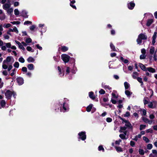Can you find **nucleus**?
<instances>
[{
	"label": "nucleus",
	"mask_w": 157,
	"mask_h": 157,
	"mask_svg": "<svg viewBox=\"0 0 157 157\" xmlns=\"http://www.w3.org/2000/svg\"><path fill=\"white\" fill-rule=\"evenodd\" d=\"M19 5V2H15L13 3L14 6L15 7Z\"/></svg>",
	"instance_id": "774afa93"
},
{
	"label": "nucleus",
	"mask_w": 157,
	"mask_h": 157,
	"mask_svg": "<svg viewBox=\"0 0 157 157\" xmlns=\"http://www.w3.org/2000/svg\"><path fill=\"white\" fill-rule=\"evenodd\" d=\"M7 13L9 14H11L13 13V9L12 8H9L6 10Z\"/></svg>",
	"instance_id": "e433bc0d"
},
{
	"label": "nucleus",
	"mask_w": 157,
	"mask_h": 157,
	"mask_svg": "<svg viewBox=\"0 0 157 157\" xmlns=\"http://www.w3.org/2000/svg\"><path fill=\"white\" fill-rule=\"evenodd\" d=\"M39 26L40 28H41L40 32L42 33H42L46 32L47 27L45 26L44 24H40L39 25Z\"/></svg>",
	"instance_id": "0eeeda50"
},
{
	"label": "nucleus",
	"mask_w": 157,
	"mask_h": 157,
	"mask_svg": "<svg viewBox=\"0 0 157 157\" xmlns=\"http://www.w3.org/2000/svg\"><path fill=\"white\" fill-rule=\"evenodd\" d=\"M102 87L105 89L106 90H110L111 89V88L109 86L105 85L104 84L102 83Z\"/></svg>",
	"instance_id": "aec40b11"
},
{
	"label": "nucleus",
	"mask_w": 157,
	"mask_h": 157,
	"mask_svg": "<svg viewBox=\"0 0 157 157\" xmlns=\"http://www.w3.org/2000/svg\"><path fill=\"white\" fill-rule=\"evenodd\" d=\"M35 59L32 57H29L27 59V61L29 63H33Z\"/></svg>",
	"instance_id": "412c9836"
},
{
	"label": "nucleus",
	"mask_w": 157,
	"mask_h": 157,
	"mask_svg": "<svg viewBox=\"0 0 157 157\" xmlns=\"http://www.w3.org/2000/svg\"><path fill=\"white\" fill-rule=\"evenodd\" d=\"M125 92L126 95H127L128 96H130L132 94V93L131 92L128 90H126Z\"/></svg>",
	"instance_id": "a19ab883"
},
{
	"label": "nucleus",
	"mask_w": 157,
	"mask_h": 157,
	"mask_svg": "<svg viewBox=\"0 0 157 157\" xmlns=\"http://www.w3.org/2000/svg\"><path fill=\"white\" fill-rule=\"evenodd\" d=\"M143 120L146 123H147L149 120V119H148L145 117H143Z\"/></svg>",
	"instance_id": "680f3d73"
},
{
	"label": "nucleus",
	"mask_w": 157,
	"mask_h": 157,
	"mask_svg": "<svg viewBox=\"0 0 157 157\" xmlns=\"http://www.w3.org/2000/svg\"><path fill=\"white\" fill-rule=\"evenodd\" d=\"M78 135L79 136L78 139H81L83 140L86 139V135L85 132H79Z\"/></svg>",
	"instance_id": "423d86ee"
},
{
	"label": "nucleus",
	"mask_w": 157,
	"mask_h": 157,
	"mask_svg": "<svg viewBox=\"0 0 157 157\" xmlns=\"http://www.w3.org/2000/svg\"><path fill=\"white\" fill-rule=\"evenodd\" d=\"M139 66L140 68L143 71H147V68L142 63H140L139 65Z\"/></svg>",
	"instance_id": "f3484780"
},
{
	"label": "nucleus",
	"mask_w": 157,
	"mask_h": 157,
	"mask_svg": "<svg viewBox=\"0 0 157 157\" xmlns=\"http://www.w3.org/2000/svg\"><path fill=\"white\" fill-rule=\"evenodd\" d=\"M115 147L117 152H122L123 151L122 148L121 147L115 146Z\"/></svg>",
	"instance_id": "473e14b6"
},
{
	"label": "nucleus",
	"mask_w": 157,
	"mask_h": 157,
	"mask_svg": "<svg viewBox=\"0 0 157 157\" xmlns=\"http://www.w3.org/2000/svg\"><path fill=\"white\" fill-rule=\"evenodd\" d=\"M155 52V48L153 47H151L150 50V54L152 55L154 54Z\"/></svg>",
	"instance_id": "2f4dec72"
},
{
	"label": "nucleus",
	"mask_w": 157,
	"mask_h": 157,
	"mask_svg": "<svg viewBox=\"0 0 157 157\" xmlns=\"http://www.w3.org/2000/svg\"><path fill=\"white\" fill-rule=\"evenodd\" d=\"M99 93L101 94H104L105 91L102 89H101L99 91Z\"/></svg>",
	"instance_id": "e2e57ef3"
},
{
	"label": "nucleus",
	"mask_w": 157,
	"mask_h": 157,
	"mask_svg": "<svg viewBox=\"0 0 157 157\" xmlns=\"http://www.w3.org/2000/svg\"><path fill=\"white\" fill-rule=\"evenodd\" d=\"M157 104V102L154 101L152 102H149L148 103V106L150 108H154L156 107V105Z\"/></svg>",
	"instance_id": "6e6552de"
},
{
	"label": "nucleus",
	"mask_w": 157,
	"mask_h": 157,
	"mask_svg": "<svg viewBox=\"0 0 157 157\" xmlns=\"http://www.w3.org/2000/svg\"><path fill=\"white\" fill-rule=\"evenodd\" d=\"M143 140L147 143H149L150 142V140L148 139V138L145 136L143 137Z\"/></svg>",
	"instance_id": "c03bdc74"
},
{
	"label": "nucleus",
	"mask_w": 157,
	"mask_h": 157,
	"mask_svg": "<svg viewBox=\"0 0 157 157\" xmlns=\"http://www.w3.org/2000/svg\"><path fill=\"white\" fill-rule=\"evenodd\" d=\"M27 67L30 70H33L34 69V66L33 64H30L28 65Z\"/></svg>",
	"instance_id": "a211bd4d"
},
{
	"label": "nucleus",
	"mask_w": 157,
	"mask_h": 157,
	"mask_svg": "<svg viewBox=\"0 0 157 157\" xmlns=\"http://www.w3.org/2000/svg\"><path fill=\"white\" fill-rule=\"evenodd\" d=\"M6 17L5 14L3 13L1 14L0 15V19L3 20H4Z\"/></svg>",
	"instance_id": "f704fd0d"
},
{
	"label": "nucleus",
	"mask_w": 157,
	"mask_h": 157,
	"mask_svg": "<svg viewBox=\"0 0 157 157\" xmlns=\"http://www.w3.org/2000/svg\"><path fill=\"white\" fill-rule=\"evenodd\" d=\"M61 58L63 61L66 63L69 61L70 57L66 54H62L61 55Z\"/></svg>",
	"instance_id": "39448f33"
},
{
	"label": "nucleus",
	"mask_w": 157,
	"mask_h": 157,
	"mask_svg": "<svg viewBox=\"0 0 157 157\" xmlns=\"http://www.w3.org/2000/svg\"><path fill=\"white\" fill-rule=\"evenodd\" d=\"M58 70L59 71V74L60 75V76L61 77H62L63 76L64 74L63 73V74L62 75H61L62 73V72L61 69L60 67H59L58 66Z\"/></svg>",
	"instance_id": "58836bf2"
},
{
	"label": "nucleus",
	"mask_w": 157,
	"mask_h": 157,
	"mask_svg": "<svg viewBox=\"0 0 157 157\" xmlns=\"http://www.w3.org/2000/svg\"><path fill=\"white\" fill-rule=\"evenodd\" d=\"M98 149L99 151L102 150L103 152L104 151V149L103 147L101 145L99 146Z\"/></svg>",
	"instance_id": "4d7b16f0"
},
{
	"label": "nucleus",
	"mask_w": 157,
	"mask_h": 157,
	"mask_svg": "<svg viewBox=\"0 0 157 157\" xmlns=\"http://www.w3.org/2000/svg\"><path fill=\"white\" fill-rule=\"evenodd\" d=\"M157 33L156 32H155L154 33V34L152 36V44L153 45H154L155 43V39L156 37Z\"/></svg>",
	"instance_id": "f8f14e48"
},
{
	"label": "nucleus",
	"mask_w": 157,
	"mask_h": 157,
	"mask_svg": "<svg viewBox=\"0 0 157 157\" xmlns=\"http://www.w3.org/2000/svg\"><path fill=\"white\" fill-rule=\"evenodd\" d=\"M152 147V145L151 144H148L147 145V149H151Z\"/></svg>",
	"instance_id": "6e6d98bb"
},
{
	"label": "nucleus",
	"mask_w": 157,
	"mask_h": 157,
	"mask_svg": "<svg viewBox=\"0 0 157 157\" xmlns=\"http://www.w3.org/2000/svg\"><path fill=\"white\" fill-rule=\"evenodd\" d=\"M11 4L10 3H6L3 5L2 6L3 8L6 10L10 8Z\"/></svg>",
	"instance_id": "ddd939ff"
},
{
	"label": "nucleus",
	"mask_w": 157,
	"mask_h": 157,
	"mask_svg": "<svg viewBox=\"0 0 157 157\" xmlns=\"http://www.w3.org/2000/svg\"><path fill=\"white\" fill-rule=\"evenodd\" d=\"M17 81L19 85H21L24 83L23 79L21 77H18L17 78Z\"/></svg>",
	"instance_id": "9d476101"
},
{
	"label": "nucleus",
	"mask_w": 157,
	"mask_h": 157,
	"mask_svg": "<svg viewBox=\"0 0 157 157\" xmlns=\"http://www.w3.org/2000/svg\"><path fill=\"white\" fill-rule=\"evenodd\" d=\"M139 75V73L136 72H133L132 75V77L134 79H136Z\"/></svg>",
	"instance_id": "4be33fe9"
},
{
	"label": "nucleus",
	"mask_w": 157,
	"mask_h": 157,
	"mask_svg": "<svg viewBox=\"0 0 157 157\" xmlns=\"http://www.w3.org/2000/svg\"><path fill=\"white\" fill-rule=\"evenodd\" d=\"M146 57L145 54L141 55L140 56V59H144Z\"/></svg>",
	"instance_id": "13d9d810"
},
{
	"label": "nucleus",
	"mask_w": 157,
	"mask_h": 157,
	"mask_svg": "<svg viewBox=\"0 0 157 157\" xmlns=\"http://www.w3.org/2000/svg\"><path fill=\"white\" fill-rule=\"evenodd\" d=\"M26 49L29 52H33L34 50L32 49V48L30 46H28L26 48Z\"/></svg>",
	"instance_id": "37998d69"
},
{
	"label": "nucleus",
	"mask_w": 157,
	"mask_h": 157,
	"mask_svg": "<svg viewBox=\"0 0 157 157\" xmlns=\"http://www.w3.org/2000/svg\"><path fill=\"white\" fill-rule=\"evenodd\" d=\"M139 153L141 155H143L144 154V151L141 149H140L139 150Z\"/></svg>",
	"instance_id": "603ef678"
},
{
	"label": "nucleus",
	"mask_w": 157,
	"mask_h": 157,
	"mask_svg": "<svg viewBox=\"0 0 157 157\" xmlns=\"http://www.w3.org/2000/svg\"><path fill=\"white\" fill-rule=\"evenodd\" d=\"M14 14L16 15H18L19 13V11L17 9H15L14 10Z\"/></svg>",
	"instance_id": "3c124183"
},
{
	"label": "nucleus",
	"mask_w": 157,
	"mask_h": 157,
	"mask_svg": "<svg viewBox=\"0 0 157 157\" xmlns=\"http://www.w3.org/2000/svg\"><path fill=\"white\" fill-rule=\"evenodd\" d=\"M21 15L23 17L27 18L28 17V16L27 15V12L25 10H22L21 12Z\"/></svg>",
	"instance_id": "b1692460"
},
{
	"label": "nucleus",
	"mask_w": 157,
	"mask_h": 157,
	"mask_svg": "<svg viewBox=\"0 0 157 157\" xmlns=\"http://www.w3.org/2000/svg\"><path fill=\"white\" fill-rule=\"evenodd\" d=\"M110 47L113 51H115L116 49L114 46L113 44L112 43H111L110 44Z\"/></svg>",
	"instance_id": "4c0bfd02"
},
{
	"label": "nucleus",
	"mask_w": 157,
	"mask_h": 157,
	"mask_svg": "<svg viewBox=\"0 0 157 157\" xmlns=\"http://www.w3.org/2000/svg\"><path fill=\"white\" fill-rule=\"evenodd\" d=\"M146 132L147 133L150 132L151 133H152L153 132V130L151 129H147L146 130Z\"/></svg>",
	"instance_id": "338daca9"
},
{
	"label": "nucleus",
	"mask_w": 157,
	"mask_h": 157,
	"mask_svg": "<svg viewBox=\"0 0 157 157\" xmlns=\"http://www.w3.org/2000/svg\"><path fill=\"white\" fill-rule=\"evenodd\" d=\"M68 50V48L65 46H63L61 47V50L63 52H65Z\"/></svg>",
	"instance_id": "c9c22d12"
},
{
	"label": "nucleus",
	"mask_w": 157,
	"mask_h": 157,
	"mask_svg": "<svg viewBox=\"0 0 157 157\" xmlns=\"http://www.w3.org/2000/svg\"><path fill=\"white\" fill-rule=\"evenodd\" d=\"M3 82L2 81V79L0 78V88H1L3 86Z\"/></svg>",
	"instance_id": "5fc2aeb1"
},
{
	"label": "nucleus",
	"mask_w": 157,
	"mask_h": 157,
	"mask_svg": "<svg viewBox=\"0 0 157 157\" xmlns=\"http://www.w3.org/2000/svg\"><path fill=\"white\" fill-rule=\"evenodd\" d=\"M146 126L145 125L143 124H141L140 126V130H141L143 129H144L145 128Z\"/></svg>",
	"instance_id": "8fccbe9b"
},
{
	"label": "nucleus",
	"mask_w": 157,
	"mask_h": 157,
	"mask_svg": "<svg viewBox=\"0 0 157 157\" xmlns=\"http://www.w3.org/2000/svg\"><path fill=\"white\" fill-rule=\"evenodd\" d=\"M6 102L4 100H2L0 102V105L2 107H3L6 105Z\"/></svg>",
	"instance_id": "79ce46f5"
},
{
	"label": "nucleus",
	"mask_w": 157,
	"mask_h": 157,
	"mask_svg": "<svg viewBox=\"0 0 157 157\" xmlns=\"http://www.w3.org/2000/svg\"><path fill=\"white\" fill-rule=\"evenodd\" d=\"M12 71V72L11 73L10 75L11 76H13L14 75L15 73L16 72V70L15 69H14Z\"/></svg>",
	"instance_id": "864d4df0"
},
{
	"label": "nucleus",
	"mask_w": 157,
	"mask_h": 157,
	"mask_svg": "<svg viewBox=\"0 0 157 157\" xmlns=\"http://www.w3.org/2000/svg\"><path fill=\"white\" fill-rule=\"evenodd\" d=\"M9 65V64H8V63H4V61H3V62L2 63V68L5 69H6L7 68H8V66Z\"/></svg>",
	"instance_id": "bb28decb"
},
{
	"label": "nucleus",
	"mask_w": 157,
	"mask_h": 157,
	"mask_svg": "<svg viewBox=\"0 0 157 157\" xmlns=\"http://www.w3.org/2000/svg\"><path fill=\"white\" fill-rule=\"evenodd\" d=\"M93 106V105L92 104H90L88 106H87L86 108V110L87 112H90L91 109L92 108Z\"/></svg>",
	"instance_id": "c756f323"
},
{
	"label": "nucleus",
	"mask_w": 157,
	"mask_h": 157,
	"mask_svg": "<svg viewBox=\"0 0 157 157\" xmlns=\"http://www.w3.org/2000/svg\"><path fill=\"white\" fill-rule=\"evenodd\" d=\"M11 25L10 23L4 24L3 25V27L4 28H7L11 26Z\"/></svg>",
	"instance_id": "ea45409f"
},
{
	"label": "nucleus",
	"mask_w": 157,
	"mask_h": 157,
	"mask_svg": "<svg viewBox=\"0 0 157 157\" xmlns=\"http://www.w3.org/2000/svg\"><path fill=\"white\" fill-rule=\"evenodd\" d=\"M71 3H70V6L72 7L73 8L76 9V8L75 6L73 5L75 2V0H70Z\"/></svg>",
	"instance_id": "6ab92c4d"
},
{
	"label": "nucleus",
	"mask_w": 157,
	"mask_h": 157,
	"mask_svg": "<svg viewBox=\"0 0 157 157\" xmlns=\"http://www.w3.org/2000/svg\"><path fill=\"white\" fill-rule=\"evenodd\" d=\"M113 99L114 98H112L111 101L113 104H115L117 103V101Z\"/></svg>",
	"instance_id": "69168bd1"
},
{
	"label": "nucleus",
	"mask_w": 157,
	"mask_h": 157,
	"mask_svg": "<svg viewBox=\"0 0 157 157\" xmlns=\"http://www.w3.org/2000/svg\"><path fill=\"white\" fill-rule=\"evenodd\" d=\"M19 63L17 62H16L13 65L15 67L17 68H18L19 67Z\"/></svg>",
	"instance_id": "49530a36"
},
{
	"label": "nucleus",
	"mask_w": 157,
	"mask_h": 157,
	"mask_svg": "<svg viewBox=\"0 0 157 157\" xmlns=\"http://www.w3.org/2000/svg\"><path fill=\"white\" fill-rule=\"evenodd\" d=\"M25 41L26 43L28 44L32 42V40L30 38H26L25 40Z\"/></svg>",
	"instance_id": "a18cd8bd"
},
{
	"label": "nucleus",
	"mask_w": 157,
	"mask_h": 157,
	"mask_svg": "<svg viewBox=\"0 0 157 157\" xmlns=\"http://www.w3.org/2000/svg\"><path fill=\"white\" fill-rule=\"evenodd\" d=\"M119 137L122 139H126V136L123 134H120L119 135Z\"/></svg>",
	"instance_id": "09e8293b"
},
{
	"label": "nucleus",
	"mask_w": 157,
	"mask_h": 157,
	"mask_svg": "<svg viewBox=\"0 0 157 157\" xmlns=\"http://www.w3.org/2000/svg\"><path fill=\"white\" fill-rule=\"evenodd\" d=\"M119 60L121 63H123L125 64H127L128 63V60L126 59H124L123 57L121 56L119 59Z\"/></svg>",
	"instance_id": "9b49d317"
},
{
	"label": "nucleus",
	"mask_w": 157,
	"mask_h": 157,
	"mask_svg": "<svg viewBox=\"0 0 157 157\" xmlns=\"http://www.w3.org/2000/svg\"><path fill=\"white\" fill-rule=\"evenodd\" d=\"M15 42L18 45L19 48L20 49H21L23 47L21 43H20L19 41L17 40H15Z\"/></svg>",
	"instance_id": "c85d7f7f"
},
{
	"label": "nucleus",
	"mask_w": 157,
	"mask_h": 157,
	"mask_svg": "<svg viewBox=\"0 0 157 157\" xmlns=\"http://www.w3.org/2000/svg\"><path fill=\"white\" fill-rule=\"evenodd\" d=\"M121 142V139H119L118 140H116L115 142V144L114 143H112V146H114L115 144L116 145H119L120 144V143Z\"/></svg>",
	"instance_id": "a878e982"
},
{
	"label": "nucleus",
	"mask_w": 157,
	"mask_h": 157,
	"mask_svg": "<svg viewBox=\"0 0 157 157\" xmlns=\"http://www.w3.org/2000/svg\"><path fill=\"white\" fill-rule=\"evenodd\" d=\"M126 129V128L125 126L121 127V130H120V132H123V131H122V130H123V131L124 130H125Z\"/></svg>",
	"instance_id": "0e129e2a"
},
{
	"label": "nucleus",
	"mask_w": 157,
	"mask_h": 157,
	"mask_svg": "<svg viewBox=\"0 0 157 157\" xmlns=\"http://www.w3.org/2000/svg\"><path fill=\"white\" fill-rule=\"evenodd\" d=\"M147 36L145 33H140L136 41L138 44H140L142 42V40H147Z\"/></svg>",
	"instance_id": "f257e3e1"
},
{
	"label": "nucleus",
	"mask_w": 157,
	"mask_h": 157,
	"mask_svg": "<svg viewBox=\"0 0 157 157\" xmlns=\"http://www.w3.org/2000/svg\"><path fill=\"white\" fill-rule=\"evenodd\" d=\"M135 6V4L132 2L128 4V8L130 10H132Z\"/></svg>",
	"instance_id": "1a4fd4ad"
},
{
	"label": "nucleus",
	"mask_w": 157,
	"mask_h": 157,
	"mask_svg": "<svg viewBox=\"0 0 157 157\" xmlns=\"http://www.w3.org/2000/svg\"><path fill=\"white\" fill-rule=\"evenodd\" d=\"M10 31H11L12 32H15L16 33H17L18 32V31L17 29V28L16 27H14L13 29H9Z\"/></svg>",
	"instance_id": "5701e85b"
},
{
	"label": "nucleus",
	"mask_w": 157,
	"mask_h": 157,
	"mask_svg": "<svg viewBox=\"0 0 157 157\" xmlns=\"http://www.w3.org/2000/svg\"><path fill=\"white\" fill-rule=\"evenodd\" d=\"M18 61L21 63H24L25 61L24 59L22 57H21L19 58Z\"/></svg>",
	"instance_id": "de8ad7c7"
},
{
	"label": "nucleus",
	"mask_w": 157,
	"mask_h": 157,
	"mask_svg": "<svg viewBox=\"0 0 157 157\" xmlns=\"http://www.w3.org/2000/svg\"><path fill=\"white\" fill-rule=\"evenodd\" d=\"M89 96L90 98L92 99H94L95 98V97L94 95V93L93 92H90L89 94Z\"/></svg>",
	"instance_id": "393cba45"
},
{
	"label": "nucleus",
	"mask_w": 157,
	"mask_h": 157,
	"mask_svg": "<svg viewBox=\"0 0 157 157\" xmlns=\"http://www.w3.org/2000/svg\"><path fill=\"white\" fill-rule=\"evenodd\" d=\"M137 81L140 83L141 84V86H142L144 84L143 82L142 81V78L140 77H137L136 78Z\"/></svg>",
	"instance_id": "72a5a7b5"
},
{
	"label": "nucleus",
	"mask_w": 157,
	"mask_h": 157,
	"mask_svg": "<svg viewBox=\"0 0 157 157\" xmlns=\"http://www.w3.org/2000/svg\"><path fill=\"white\" fill-rule=\"evenodd\" d=\"M112 98H117L118 97V95L117 92L115 91H113L112 93Z\"/></svg>",
	"instance_id": "2eb2a0df"
},
{
	"label": "nucleus",
	"mask_w": 157,
	"mask_h": 157,
	"mask_svg": "<svg viewBox=\"0 0 157 157\" xmlns=\"http://www.w3.org/2000/svg\"><path fill=\"white\" fill-rule=\"evenodd\" d=\"M4 63H6L8 64H12L14 62V60L13 58L11 56L7 57L6 59L3 61Z\"/></svg>",
	"instance_id": "7ed1b4c3"
},
{
	"label": "nucleus",
	"mask_w": 157,
	"mask_h": 157,
	"mask_svg": "<svg viewBox=\"0 0 157 157\" xmlns=\"http://www.w3.org/2000/svg\"><path fill=\"white\" fill-rule=\"evenodd\" d=\"M146 70L147 71H148L149 72L152 73H155V69L151 67L147 68Z\"/></svg>",
	"instance_id": "dca6fc26"
},
{
	"label": "nucleus",
	"mask_w": 157,
	"mask_h": 157,
	"mask_svg": "<svg viewBox=\"0 0 157 157\" xmlns=\"http://www.w3.org/2000/svg\"><path fill=\"white\" fill-rule=\"evenodd\" d=\"M153 21L152 19H150L148 20L147 24L146 25L147 26H149L153 22Z\"/></svg>",
	"instance_id": "cd10ccee"
},
{
	"label": "nucleus",
	"mask_w": 157,
	"mask_h": 157,
	"mask_svg": "<svg viewBox=\"0 0 157 157\" xmlns=\"http://www.w3.org/2000/svg\"><path fill=\"white\" fill-rule=\"evenodd\" d=\"M124 122H125V126L130 128H132V126L129 122L126 121V120H125Z\"/></svg>",
	"instance_id": "4468645a"
},
{
	"label": "nucleus",
	"mask_w": 157,
	"mask_h": 157,
	"mask_svg": "<svg viewBox=\"0 0 157 157\" xmlns=\"http://www.w3.org/2000/svg\"><path fill=\"white\" fill-rule=\"evenodd\" d=\"M124 84L125 88L126 90L128 89L130 87L129 84L126 82H124Z\"/></svg>",
	"instance_id": "7c9ffc66"
},
{
	"label": "nucleus",
	"mask_w": 157,
	"mask_h": 157,
	"mask_svg": "<svg viewBox=\"0 0 157 157\" xmlns=\"http://www.w3.org/2000/svg\"><path fill=\"white\" fill-rule=\"evenodd\" d=\"M69 107L67 104L64 103L63 104V108H60V111L63 112H65L69 110Z\"/></svg>",
	"instance_id": "20e7f679"
},
{
	"label": "nucleus",
	"mask_w": 157,
	"mask_h": 157,
	"mask_svg": "<svg viewBox=\"0 0 157 157\" xmlns=\"http://www.w3.org/2000/svg\"><path fill=\"white\" fill-rule=\"evenodd\" d=\"M106 121L108 122H111L112 121V119L110 117H108L106 119Z\"/></svg>",
	"instance_id": "bf43d9fd"
},
{
	"label": "nucleus",
	"mask_w": 157,
	"mask_h": 157,
	"mask_svg": "<svg viewBox=\"0 0 157 157\" xmlns=\"http://www.w3.org/2000/svg\"><path fill=\"white\" fill-rule=\"evenodd\" d=\"M5 95L6 98L7 99H10L11 96L13 95V97L15 98H16V93L13 91H11L10 90H7L5 93Z\"/></svg>",
	"instance_id": "f03ea898"
},
{
	"label": "nucleus",
	"mask_w": 157,
	"mask_h": 157,
	"mask_svg": "<svg viewBox=\"0 0 157 157\" xmlns=\"http://www.w3.org/2000/svg\"><path fill=\"white\" fill-rule=\"evenodd\" d=\"M6 46L7 48H10L11 46V44L10 43H5Z\"/></svg>",
	"instance_id": "052dcab7"
}]
</instances>
